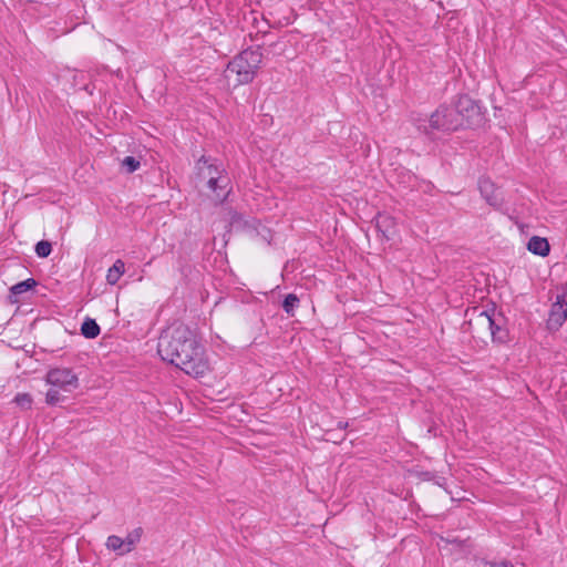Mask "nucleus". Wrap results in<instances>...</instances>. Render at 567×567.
I'll list each match as a JSON object with an SVG mask.
<instances>
[{"instance_id":"nucleus-11","label":"nucleus","mask_w":567,"mask_h":567,"mask_svg":"<svg viewBox=\"0 0 567 567\" xmlns=\"http://www.w3.org/2000/svg\"><path fill=\"white\" fill-rule=\"evenodd\" d=\"M125 272V264L123 260L117 259L113 266L107 270L106 281L110 285H115Z\"/></svg>"},{"instance_id":"nucleus-4","label":"nucleus","mask_w":567,"mask_h":567,"mask_svg":"<svg viewBox=\"0 0 567 567\" xmlns=\"http://www.w3.org/2000/svg\"><path fill=\"white\" fill-rule=\"evenodd\" d=\"M45 384L49 386L45 393V402L54 405L80 386L78 374L70 368L56 367L45 374Z\"/></svg>"},{"instance_id":"nucleus-10","label":"nucleus","mask_w":567,"mask_h":567,"mask_svg":"<svg viewBox=\"0 0 567 567\" xmlns=\"http://www.w3.org/2000/svg\"><path fill=\"white\" fill-rule=\"evenodd\" d=\"M527 249L534 255L546 257L549 254L550 246L546 238L533 236L528 240Z\"/></svg>"},{"instance_id":"nucleus-18","label":"nucleus","mask_w":567,"mask_h":567,"mask_svg":"<svg viewBox=\"0 0 567 567\" xmlns=\"http://www.w3.org/2000/svg\"><path fill=\"white\" fill-rule=\"evenodd\" d=\"M298 302H299V299L295 295H292V293L288 295L285 298L284 305H282L285 311L287 313H291L293 311V309L297 307Z\"/></svg>"},{"instance_id":"nucleus-3","label":"nucleus","mask_w":567,"mask_h":567,"mask_svg":"<svg viewBox=\"0 0 567 567\" xmlns=\"http://www.w3.org/2000/svg\"><path fill=\"white\" fill-rule=\"evenodd\" d=\"M262 62L258 49H247L236 55L227 65L225 76L234 87L248 84L256 78Z\"/></svg>"},{"instance_id":"nucleus-14","label":"nucleus","mask_w":567,"mask_h":567,"mask_svg":"<svg viewBox=\"0 0 567 567\" xmlns=\"http://www.w3.org/2000/svg\"><path fill=\"white\" fill-rule=\"evenodd\" d=\"M13 402L22 410H30L33 404V398L30 393L22 392L14 396Z\"/></svg>"},{"instance_id":"nucleus-16","label":"nucleus","mask_w":567,"mask_h":567,"mask_svg":"<svg viewBox=\"0 0 567 567\" xmlns=\"http://www.w3.org/2000/svg\"><path fill=\"white\" fill-rule=\"evenodd\" d=\"M52 251V246L49 241L47 240H41L39 241L37 245H35V254L40 257V258H45L48 257Z\"/></svg>"},{"instance_id":"nucleus-6","label":"nucleus","mask_w":567,"mask_h":567,"mask_svg":"<svg viewBox=\"0 0 567 567\" xmlns=\"http://www.w3.org/2000/svg\"><path fill=\"white\" fill-rule=\"evenodd\" d=\"M468 324L472 332L483 341L493 340L498 329L495 319L488 311L476 308L470 313Z\"/></svg>"},{"instance_id":"nucleus-9","label":"nucleus","mask_w":567,"mask_h":567,"mask_svg":"<svg viewBox=\"0 0 567 567\" xmlns=\"http://www.w3.org/2000/svg\"><path fill=\"white\" fill-rule=\"evenodd\" d=\"M377 227L386 239L396 234V220L388 214H380L377 217Z\"/></svg>"},{"instance_id":"nucleus-2","label":"nucleus","mask_w":567,"mask_h":567,"mask_svg":"<svg viewBox=\"0 0 567 567\" xmlns=\"http://www.w3.org/2000/svg\"><path fill=\"white\" fill-rule=\"evenodd\" d=\"M483 114L480 106L472 100L464 97L458 102V106H445L437 107L429 118V127H425L426 132L433 131H453L464 124L470 126L480 125L483 122Z\"/></svg>"},{"instance_id":"nucleus-17","label":"nucleus","mask_w":567,"mask_h":567,"mask_svg":"<svg viewBox=\"0 0 567 567\" xmlns=\"http://www.w3.org/2000/svg\"><path fill=\"white\" fill-rule=\"evenodd\" d=\"M122 166L126 169L127 173H133L140 168V161L133 156H126L122 161Z\"/></svg>"},{"instance_id":"nucleus-1","label":"nucleus","mask_w":567,"mask_h":567,"mask_svg":"<svg viewBox=\"0 0 567 567\" xmlns=\"http://www.w3.org/2000/svg\"><path fill=\"white\" fill-rule=\"evenodd\" d=\"M157 352L163 360L193 378H203L212 371L204 347L196 334L182 323H174L162 332Z\"/></svg>"},{"instance_id":"nucleus-15","label":"nucleus","mask_w":567,"mask_h":567,"mask_svg":"<svg viewBox=\"0 0 567 567\" xmlns=\"http://www.w3.org/2000/svg\"><path fill=\"white\" fill-rule=\"evenodd\" d=\"M35 280L27 279L24 281L18 282L17 285L11 287V292L13 295H20L33 288L35 286Z\"/></svg>"},{"instance_id":"nucleus-5","label":"nucleus","mask_w":567,"mask_h":567,"mask_svg":"<svg viewBox=\"0 0 567 567\" xmlns=\"http://www.w3.org/2000/svg\"><path fill=\"white\" fill-rule=\"evenodd\" d=\"M197 172L202 179L207 181V186L215 193V199L220 202L227 196V177L219 167L203 157L197 162Z\"/></svg>"},{"instance_id":"nucleus-13","label":"nucleus","mask_w":567,"mask_h":567,"mask_svg":"<svg viewBox=\"0 0 567 567\" xmlns=\"http://www.w3.org/2000/svg\"><path fill=\"white\" fill-rule=\"evenodd\" d=\"M81 332L85 338L93 339L100 334V327L93 319H85L81 326Z\"/></svg>"},{"instance_id":"nucleus-19","label":"nucleus","mask_w":567,"mask_h":567,"mask_svg":"<svg viewBox=\"0 0 567 567\" xmlns=\"http://www.w3.org/2000/svg\"><path fill=\"white\" fill-rule=\"evenodd\" d=\"M491 567H514V566L509 561H502V563H498V564H493Z\"/></svg>"},{"instance_id":"nucleus-12","label":"nucleus","mask_w":567,"mask_h":567,"mask_svg":"<svg viewBox=\"0 0 567 567\" xmlns=\"http://www.w3.org/2000/svg\"><path fill=\"white\" fill-rule=\"evenodd\" d=\"M481 193L484 195L486 200L492 206H497L499 204V198L494 192V185L488 181H482L480 183Z\"/></svg>"},{"instance_id":"nucleus-7","label":"nucleus","mask_w":567,"mask_h":567,"mask_svg":"<svg viewBox=\"0 0 567 567\" xmlns=\"http://www.w3.org/2000/svg\"><path fill=\"white\" fill-rule=\"evenodd\" d=\"M142 529L135 528L130 532L125 538H121L116 535L109 536L105 546L109 550L116 553L117 555H125L135 549L142 538Z\"/></svg>"},{"instance_id":"nucleus-8","label":"nucleus","mask_w":567,"mask_h":567,"mask_svg":"<svg viewBox=\"0 0 567 567\" xmlns=\"http://www.w3.org/2000/svg\"><path fill=\"white\" fill-rule=\"evenodd\" d=\"M567 318V293L557 296L553 303L547 320V328L551 331L558 330Z\"/></svg>"}]
</instances>
